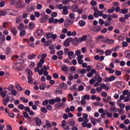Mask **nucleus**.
I'll use <instances>...</instances> for the list:
<instances>
[{
    "mask_svg": "<svg viewBox=\"0 0 130 130\" xmlns=\"http://www.w3.org/2000/svg\"><path fill=\"white\" fill-rule=\"evenodd\" d=\"M7 93H8V91L6 90L5 91H2L0 93V95L2 98H4V100L3 101V103L5 106H7L8 105V103L10 102V97L8 95H7L6 98V95L7 94ZM6 98V99H5Z\"/></svg>",
    "mask_w": 130,
    "mask_h": 130,
    "instance_id": "f257e3e1",
    "label": "nucleus"
},
{
    "mask_svg": "<svg viewBox=\"0 0 130 130\" xmlns=\"http://www.w3.org/2000/svg\"><path fill=\"white\" fill-rule=\"evenodd\" d=\"M73 24H74V19L68 18L65 20L64 26L66 28H68L70 27L71 25H73Z\"/></svg>",
    "mask_w": 130,
    "mask_h": 130,
    "instance_id": "f03ea898",
    "label": "nucleus"
},
{
    "mask_svg": "<svg viewBox=\"0 0 130 130\" xmlns=\"http://www.w3.org/2000/svg\"><path fill=\"white\" fill-rule=\"evenodd\" d=\"M48 19H49V16L47 15H45L44 16L41 18L40 23L43 24V23H46Z\"/></svg>",
    "mask_w": 130,
    "mask_h": 130,
    "instance_id": "7ed1b4c3",
    "label": "nucleus"
},
{
    "mask_svg": "<svg viewBox=\"0 0 130 130\" xmlns=\"http://www.w3.org/2000/svg\"><path fill=\"white\" fill-rule=\"evenodd\" d=\"M16 10H14L13 9H8L6 10V11L5 12L6 13V15H10L11 16H16V14L14 13H16Z\"/></svg>",
    "mask_w": 130,
    "mask_h": 130,
    "instance_id": "20e7f679",
    "label": "nucleus"
},
{
    "mask_svg": "<svg viewBox=\"0 0 130 130\" xmlns=\"http://www.w3.org/2000/svg\"><path fill=\"white\" fill-rule=\"evenodd\" d=\"M35 121H36V124L38 126H40V125H42V121L38 117H35Z\"/></svg>",
    "mask_w": 130,
    "mask_h": 130,
    "instance_id": "39448f33",
    "label": "nucleus"
},
{
    "mask_svg": "<svg viewBox=\"0 0 130 130\" xmlns=\"http://www.w3.org/2000/svg\"><path fill=\"white\" fill-rule=\"evenodd\" d=\"M25 2H20L19 3H16V8H18V9H22L23 8H25Z\"/></svg>",
    "mask_w": 130,
    "mask_h": 130,
    "instance_id": "423d86ee",
    "label": "nucleus"
},
{
    "mask_svg": "<svg viewBox=\"0 0 130 130\" xmlns=\"http://www.w3.org/2000/svg\"><path fill=\"white\" fill-rule=\"evenodd\" d=\"M46 71H47V68L46 66H45V65H44V67L42 68L41 69L39 70V75L40 76L42 75L43 73H44V72H46Z\"/></svg>",
    "mask_w": 130,
    "mask_h": 130,
    "instance_id": "0eeeda50",
    "label": "nucleus"
},
{
    "mask_svg": "<svg viewBox=\"0 0 130 130\" xmlns=\"http://www.w3.org/2000/svg\"><path fill=\"white\" fill-rule=\"evenodd\" d=\"M11 32L12 33L14 36H17V34H18V30L15 27H12L10 29Z\"/></svg>",
    "mask_w": 130,
    "mask_h": 130,
    "instance_id": "6e6552de",
    "label": "nucleus"
},
{
    "mask_svg": "<svg viewBox=\"0 0 130 130\" xmlns=\"http://www.w3.org/2000/svg\"><path fill=\"white\" fill-rule=\"evenodd\" d=\"M52 125H51L50 121H49L48 120H47L46 121V124L43 125V127L44 128H45L46 127H48L49 128H50Z\"/></svg>",
    "mask_w": 130,
    "mask_h": 130,
    "instance_id": "1a4fd4ad",
    "label": "nucleus"
},
{
    "mask_svg": "<svg viewBox=\"0 0 130 130\" xmlns=\"http://www.w3.org/2000/svg\"><path fill=\"white\" fill-rule=\"evenodd\" d=\"M67 55H68V59L72 60V59H73V57L72 56H74V55H75V53L73 51H69Z\"/></svg>",
    "mask_w": 130,
    "mask_h": 130,
    "instance_id": "9d476101",
    "label": "nucleus"
},
{
    "mask_svg": "<svg viewBox=\"0 0 130 130\" xmlns=\"http://www.w3.org/2000/svg\"><path fill=\"white\" fill-rule=\"evenodd\" d=\"M78 9H79V7L77 6V5H73L72 6L71 10H72V12L76 13V12H78Z\"/></svg>",
    "mask_w": 130,
    "mask_h": 130,
    "instance_id": "9b49d317",
    "label": "nucleus"
},
{
    "mask_svg": "<svg viewBox=\"0 0 130 130\" xmlns=\"http://www.w3.org/2000/svg\"><path fill=\"white\" fill-rule=\"evenodd\" d=\"M88 37V36L87 35H84L81 38H79V41H80V43H81V42H83V41H86L87 40V38Z\"/></svg>",
    "mask_w": 130,
    "mask_h": 130,
    "instance_id": "f8f14e48",
    "label": "nucleus"
},
{
    "mask_svg": "<svg viewBox=\"0 0 130 130\" xmlns=\"http://www.w3.org/2000/svg\"><path fill=\"white\" fill-rule=\"evenodd\" d=\"M15 88L18 91H23V88L21 87V85L18 82L15 83Z\"/></svg>",
    "mask_w": 130,
    "mask_h": 130,
    "instance_id": "ddd939ff",
    "label": "nucleus"
},
{
    "mask_svg": "<svg viewBox=\"0 0 130 130\" xmlns=\"http://www.w3.org/2000/svg\"><path fill=\"white\" fill-rule=\"evenodd\" d=\"M124 56L125 57H126V58H127L128 59H130V50H127L125 51Z\"/></svg>",
    "mask_w": 130,
    "mask_h": 130,
    "instance_id": "4468645a",
    "label": "nucleus"
},
{
    "mask_svg": "<svg viewBox=\"0 0 130 130\" xmlns=\"http://www.w3.org/2000/svg\"><path fill=\"white\" fill-rule=\"evenodd\" d=\"M25 72L28 75L27 77H32V76H33V73H32V71H31V70H30L29 69H26Z\"/></svg>",
    "mask_w": 130,
    "mask_h": 130,
    "instance_id": "2eb2a0df",
    "label": "nucleus"
},
{
    "mask_svg": "<svg viewBox=\"0 0 130 130\" xmlns=\"http://www.w3.org/2000/svg\"><path fill=\"white\" fill-rule=\"evenodd\" d=\"M128 13V10L126 8H123L120 10V13L123 14V15H126V14H127Z\"/></svg>",
    "mask_w": 130,
    "mask_h": 130,
    "instance_id": "dca6fc26",
    "label": "nucleus"
},
{
    "mask_svg": "<svg viewBox=\"0 0 130 130\" xmlns=\"http://www.w3.org/2000/svg\"><path fill=\"white\" fill-rule=\"evenodd\" d=\"M6 42V36L5 35H3L0 37V44H3Z\"/></svg>",
    "mask_w": 130,
    "mask_h": 130,
    "instance_id": "f3484780",
    "label": "nucleus"
},
{
    "mask_svg": "<svg viewBox=\"0 0 130 130\" xmlns=\"http://www.w3.org/2000/svg\"><path fill=\"white\" fill-rule=\"evenodd\" d=\"M28 8L29 12H33L36 9V6L35 5H29Z\"/></svg>",
    "mask_w": 130,
    "mask_h": 130,
    "instance_id": "a211bd4d",
    "label": "nucleus"
},
{
    "mask_svg": "<svg viewBox=\"0 0 130 130\" xmlns=\"http://www.w3.org/2000/svg\"><path fill=\"white\" fill-rule=\"evenodd\" d=\"M111 53H112V51L110 49L106 50L105 52V54L106 56H110L111 55Z\"/></svg>",
    "mask_w": 130,
    "mask_h": 130,
    "instance_id": "6ab92c4d",
    "label": "nucleus"
},
{
    "mask_svg": "<svg viewBox=\"0 0 130 130\" xmlns=\"http://www.w3.org/2000/svg\"><path fill=\"white\" fill-rule=\"evenodd\" d=\"M23 21V18H22V16H18L16 17V22L17 24H19V23H21Z\"/></svg>",
    "mask_w": 130,
    "mask_h": 130,
    "instance_id": "aec40b11",
    "label": "nucleus"
},
{
    "mask_svg": "<svg viewBox=\"0 0 130 130\" xmlns=\"http://www.w3.org/2000/svg\"><path fill=\"white\" fill-rule=\"evenodd\" d=\"M78 24L80 27H84L86 25V22L82 20L79 21Z\"/></svg>",
    "mask_w": 130,
    "mask_h": 130,
    "instance_id": "412c9836",
    "label": "nucleus"
},
{
    "mask_svg": "<svg viewBox=\"0 0 130 130\" xmlns=\"http://www.w3.org/2000/svg\"><path fill=\"white\" fill-rule=\"evenodd\" d=\"M110 112H112L113 111L114 112H117L118 111V109L116 108V107H112L111 108L109 109Z\"/></svg>",
    "mask_w": 130,
    "mask_h": 130,
    "instance_id": "4be33fe9",
    "label": "nucleus"
},
{
    "mask_svg": "<svg viewBox=\"0 0 130 130\" xmlns=\"http://www.w3.org/2000/svg\"><path fill=\"white\" fill-rule=\"evenodd\" d=\"M104 68V66L102 63H98L96 67L97 70H101V69H103Z\"/></svg>",
    "mask_w": 130,
    "mask_h": 130,
    "instance_id": "5701e85b",
    "label": "nucleus"
},
{
    "mask_svg": "<svg viewBox=\"0 0 130 130\" xmlns=\"http://www.w3.org/2000/svg\"><path fill=\"white\" fill-rule=\"evenodd\" d=\"M36 34H38V36H42L44 34V31L42 29H38L37 33H36Z\"/></svg>",
    "mask_w": 130,
    "mask_h": 130,
    "instance_id": "b1692460",
    "label": "nucleus"
},
{
    "mask_svg": "<svg viewBox=\"0 0 130 130\" xmlns=\"http://www.w3.org/2000/svg\"><path fill=\"white\" fill-rule=\"evenodd\" d=\"M60 86L61 88H62V89H63L64 90H67V89H68V85H67L66 83L63 82L61 83L60 84Z\"/></svg>",
    "mask_w": 130,
    "mask_h": 130,
    "instance_id": "393cba45",
    "label": "nucleus"
},
{
    "mask_svg": "<svg viewBox=\"0 0 130 130\" xmlns=\"http://www.w3.org/2000/svg\"><path fill=\"white\" fill-rule=\"evenodd\" d=\"M105 42L107 44H113L114 43V40L107 39L105 41Z\"/></svg>",
    "mask_w": 130,
    "mask_h": 130,
    "instance_id": "a878e982",
    "label": "nucleus"
},
{
    "mask_svg": "<svg viewBox=\"0 0 130 130\" xmlns=\"http://www.w3.org/2000/svg\"><path fill=\"white\" fill-rule=\"evenodd\" d=\"M62 14L63 15H68V14H69V11L68 10L67 7H65L63 8Z\"/></svg>",
    "mask_w": 130,
    "mask_h": 130,
    "instance_id": "bb28decb",
    "label": "nucleus"
},
{
    "mask_svg": "<svg viewBox=\"0 0 130 130\" xmlns=\"http://www.w3.org/2000/svg\"><path fill=\"white\" fill-rule=\"evenodd\" d=\"M29 30H33L35 28V24L33 22H29Z\"/></svg>",
    "mask_w": 130,
    "mask_h": 130,
    "instance_id": "cd10ccee",
    "label": "nucleus"
},
{
    "mask_svg": "<svg viewBox=\"0 0 130 130\" xmlns=\"http://www.w3.org/2000/svg\"><path fill=\"white\" fill-rule=\"evenodd\" d=\"M101 88L102 89H106V91H108V90H109V88L107 87V85L104 83H102L101 84Z\"/></svg>",
    "mask_w": 130,
    "mask_h": 130,
    "instance_id": "c85d7f7f",
    "label": "nucleus"
},
{
    "mask_svg": "<svg viewBox=\"0 0 130 130\" xmlns=\"http://www.w3.org/2000/svg\"><path fill=\"white\" fill-rule=\"evenodd\" d=\"M17 29L19 30V31H21L23 30V29H24V23H20V25L17 27Z\"/></svg>",
    "mask_w": 130,
    "mask_h": 130,
    "instance_id": "c756f323",
    "label": "nucleus"
},
{
    "mask_svg": "<svg viewBox=\"0 0 130 130\" xmlns=\"http://www.w3.org/2000/svg\"><path fill=\"white\" fill-rule=\"evenodd\" d=\"M106 71H109V74H113L114 73V70L109 67H107L105 68Z\"/></svg>",
    "mask_w": 130,
    "mask_h": 130,
    "instance_id": "7c9ffc66",
    "label": "nucleus"
},
{
    "mask_svg": "<svg viewBox=\"0 0 130 130\" xmlns=\"http://www.w3.org/2000/svg\"><path fill=\"white\" fill-rule=\"evenodd\" d=\"M88 122H89V119H86L85 121L81 123V125L83 126V127H87V123H88Z\"/></svg>",
    "mask_w": 130,
    "mask_h": 130,
    "instance_id": "2f4dec72",
    "label": "nucleus"
},
{
    "mask_svg": "<svg viewBox=\"0 0 130 130\" xmlns=\"http://www.w3.org/2000/svg\"><path fill=\"white\" fill-rule=\"evenodd\" d=\"M46 88V84L45 83H43L40 85V90H44Z\"/></svg>",
    "mask_w": 130,
    "mask_h": 130,
    "instance_id": "473e14b6",
    "label": "nucleus"
},
{
    "mask_svg": "<svg viewBox=\"0 0 130 130\" xmlns=\"http://www.w3.org/2000/svg\"><path fill=\"white\" fill-rule=\"evenodd\" d=\"M55 92L57 94H61V93H62V89L59 87H58L56 88Z\"/></svg>",
    "mask_w": 130,
    "mask_h": 130,
    "instance_id": "72a5a7b5",
    "label": "nucleus"
},
{
    "mask_svg": "<svg viewBox=\"0 0 130 130\" xmlns=\"http://www.w3.org/2000/svg\"><path fill=\"white\" fill-rule=\"evenodd\" d=\"M110 25H112V22H111V21H106L105 22V27H108V26H110Z\"/></svg>",
    "mask_w": 130,
    "mask_h": 130,
    "instance_id": "f704fd0d",
    "label": "nucleus"
},
{
    "mask_svg": "<svg viewBox=\"0 0 130 130\" xmlns=\"http://www.w3.org/2000/svg\"><path fill=\"white\" fill-rule=\"evenodd\" d=\"M11 47H8L6 48V53L7 55H9V54H10V53H11Z\"/></svg>",
    "mask_w": 130,
    "mask_h": 130,
    "instance_id": "c9c22d12",
    "label": "nucleus"
},
{
    "mask_svg": "<svg viewBox=\"0 0 130 130\" xmlns=\"http://www.w3.org/2000/svg\"><path fill=\"white\" fill-rule=\"evenodd\" d=\"M52 36V32H48L46 34V37L47 39H50Z\"/></svg>",
    "mask_w": 130,
    "mask_h": 130,
    "instance_id": "e433bc0d",
    "label": "nucleus"
},
{
    "mask_svg": "<svg viewBox=\"0 0 130 130\" xmlns=\"http://www.w3.org/2000/svg\"><path fill=\"white\" fill-rule=\"evenodd\" d=\"M69 52H70V49L69 48H65L64 49V54L65 56L68 55Z\"/></svg>",
    "mask_w": 130,
    "mask_h": 130,
    "instance_id": "4c0bfd02",
    "label": "nucleus"
},
{
    "mask_svg": "<svg viewBox=\"0 0 130 130\" xmlns=\"http://www.w3.org/2000/svg\"><path fill=\"white\" fill-rule=\"evenodd\" d=\"M20 100L23 101L24 103H28V102H29V100H28L27 99L23 97H21Z\"/></svg>",
    "mask_w": 130,
    "mask_h": 130,
    "instance_id": "58836bf2",
    "label": "nucleus"
},
{
    "mask_svg": "<svg viewBox=\"0 0 130 130\" xmlns=\"http://www.w3.org/2000/svg\"><path fill=\"white\" fill-rule=\"evenodd\" d=\"M18 108L20 110H24V109H25V106L22 104H20L18 105Z\"/></svg>",
    "mask_w": 130,
    "mask_h": 130,
    "instance_id": "ea45409f",
    "label": "nucleus"
},
{
    "mask_svg": "<svg viewBox=\"0 0 130 130\" xmlns=\"http://www.w3.org/2000/svg\"><path fill=\"white\" fill-rule=\"evenodd\" d=\"M114 9H115L114 7H112L111 9L108 10L107 12L109 14H113V13L114 12Z\"/></svg>",
    "mask_w": 130,
    "mask_h": 130,
    "instance_id": "a19ab883",
    "label": "nucleus"
},
{
    "mask_svg": "<svg viewBox=\"0 0 130 130\" xmlns=\"http://www.w3.org/2000/svg\"><path fill=\"white\" fill-rule=\"evenodd\" d=\"M27 80H28V84H30V85H31V84L33 83V78H32V77H27Z\"/></svg>",
    "mask_w": 130,
    "mask_h": 130,
    "instance_id": "79ce46f5",
    "label": "nucleus"
},
{
    "mask_svg": "<svg viewBox=\"0 0 130 130\" xmlns=\"http://www.w3.org/2000/svg\"><path fill=\"white\" fill-rule=\"evenodd\" d=\"M69 125L71 126H75V120L71 119L69 120Z\"/></svg>",
    "mask_w": 130,
    "mask_h": 130,
    "instance_id": "37998d69",
    "label": "nucleus"
},
{
    "mask_svg": "<svg viewBox=\"0 0 130 130\" xmlns=\"http://www.w3.org/2000/svg\"><path fill=\"white\" fill-rule=\"evenodd\" d=\"M41 111L43 113H47V109L44 107H43L41 108Z\"/></svg>",
    "mask_w": 130,
    "mask_h": 130,
    "instance_id": "c03bdc74",
    "label": "nucleus"
},
{
    "mask_svg": "<svg viewBox=\"0 0 130 130\" xmlns=\"http://www.w3.org/2000/svg\"><path fill=\"white\" fill-rule=\"evenodd\" d=\"M61 70L64 73H68V67H67V66H63V67H62Z\"/></svg>",
    "mask_w": 130,
    "mask_h": 130,
    "instance_id": "a18cd8bd",
    "label": "nucleus"
},
{
    "mask_svg": "<svg viewBox=\"0 0 130 130\" xmlns=\"http://www.w3.org/2000/svg\"><path fill=\"white\" fill-rule=\"evenodd\" d=\"M91 122L93 124V125H96V118H92L91 119Z\"/></svg>",
    "mask_w": 130,
    "mask_h": 130,
    "instance_id": "49530a36",
    "label": "nucleus"
},
{
    "mask_svg": "<svg viewBox=\"0 0 130 130\" xmlns=\"http://www.w3.org/2000/svg\"><path fill=\"white\" fill-rule=\"evenodd\" d=\"M76 15L75 14V13H71L69 14V19H72L73 20V19H75V17Z\"/></svg>",
    "mask_w": 130,
    "mask_h": 130,
    "instance_id": "de8ad7c7",
    "label": "nucleus"
},
{
    "mask_svg": "<svg viewBox=\"0 0 130 130\" xmlns=\"http://www.w3.org/2000/svg\"><path fill=\"white\" fill-rule=\"evenodd\" d=\"M14 88H15V86L12 84H10L8 86V90L9 91H12V90H14Z\"/></svg>",
    "mask_w": 130,
    "mask_h": 130,
    "instance_id": "09e8293b",
    "label": "nucleus"
},
{
    "mask_svg": "<svg viewBox=\"0 0 130 130\" xmlns=\"http://www.w3.org/2000/svg\"><path fill=\"white\" fill-rule=\"evenodd\" d=\"M119 48V46H117L114 48H112L111 50L112 51L116 52L117 51V50H118Z\"/></svg>",
    "mask_w": 130,
    "mask_h": 130,
    "instance_id": "8fccbe9b",
    "label": "nucleus"
},
{
    "mask_svg": "<svg viewBox=\"0 0 130 130\" xmlns=\"http://www.w3.org/2000/svg\"><path fill=\"white\" fill-rule=\"evenodd\" d=\"M57 55H58V56H61V55H63V51L60 50L58 51L57 53Z\"/></svg>",
    "mask_w": 130,
    "mask_h": 130,
    "instance_id": "3c124183",
    "label": "nucleus"
},
{
    "mask_svg": "<svg viewBox=\"0 0 130 130\" xmlns=\"http://www.w3.org/2000/svg\"><path fill=\"white\" fill-rule=\"evenodd\" d=\"M48 102H49V103L50 104H51V105H53V104H54V103H55V101L54 99L49 100Z\"/></svg>",
    "mask_w": 130,
    "mask_h": 130,
    "instance_id": "603ef678",
    "label": "nucleus"
},
{
    "mask_svg": "<svg viewBox=\"0 0 130 130\" xmlns=\"http://www.w3.org/2000/svg\"><path fill=\"white\" fill-rule=\"evenodd\" d=\"M78 71H79L80 72L79 74H82V75H84L86 74V69H83L82 70H79Z\"/></svg>",
    "mask_w": 130,
    "mask_h": 130,
    "instance_id": "864d4df0",
    "label": "nucleus"
},
{
    "mask_svg": "<svg viewBox=\"0 0 130 130\" xmlns=\"http://www.w3.org/2000/svg\"><path fill=\"white\" fill-rule=\"evenodd\" d=\"M90 5H91V6L94 7V6H96V5H97V2H96L94 0H92L90 2Z\"/></svg>",
    "mask_w": 130,
    "mask_h": 130,
    "instance_id": "5fc2aeb1",
    "label": "nucleus"
},
{
    "mask_svg": "<svg viewBox=\"0 0 130 130\" xmlns=\"http://www.w3.org/2000/svg\"><path fill=\"white\" fill-rule=\"evenodd\" d=\"M26 34V31L25 30H21L20 34L19 36H24Z\"/></svg>",
    "mask_w": 130,
    "mask_h": 130,
    "instance_id": "6e6d98bb",
    "label": "nucleus"
},
{
    "mask_svg": "<svg viewBox=\"0 0 130 130\" xmlns=\"http://www.w3.org/2000/svg\"><path fill=\"white\" fill-rule=\"evenodd\" d=\"M100 31H101V26L95 27V32H100Z\"/></svg>",
    "mask_w": 130,
    "mask_h": 130,
    "instance_id": "4d7b16f0",
    "label": "nucleus"
},
{
    "mask_svg": "<svg viewBox=\"0 0 130 130\" xmlns=\"http://www.w3.org/2000/svg\"><path fill=\"white\" fill-rule=\"evenodd\" d=\"M35 57H36V55L34 54L28 55V59H33V58H35Z\"/></svg>",
    "mask_w": 130,
    "mask_h": 130,
    "instance_id": "13d9d810",
    "label": "nucleus"
},
{
    "mask_svg": "<svg viewBox=\"0 0 130 130\" xmlns=\"http://www.w3.org/2000/svg\"><path fill=\"white\" fill-rule=\"evenodd\" d=\"M99 23L100 25H104V24H105V22L102 19H99Z\"/></svg>",
    "mask_w": 130,
    "mask_h": 130,
    "instance_id": "bf43d9fd",
    "label": "nucleus"
},
{
    "mask_svg": "<svg viewBox=\"0 0 130 130\" xmlns=\"http://www.w3.org/2000/svg\"><path fill=\"white\" fill-rule=\"evenodd\" d=\"M11 94L13 95V96H16L17 95V90L16 89H13L11 90Z\"/></svg>",
    "mask_w": 130,
    "mask_h": 130,
    "instance_id": "052dcab7",
    "label": "nucleus"
},
{
    "mask_svg": "<svg viewBox=\"0 0 130 130\" xmlns=\"http://www.w3.org/2000/svg\"><path fill=\"white\" fill-rule=\"evenodd\" d=\"M108 103L110 104L111 107H114V106H115V103L114 101L109 102Z\"/></svg>",
    "mask_w": 130,
    "mask_h": 130,
    "instance_id": "680f3d73",
    "label": "nucleus"
},
{
    "mask_svg": "<svg viewBox=\"0 0 130 130\" xmlns=\"http://www.w3.org/2000/svg\"><path fill=\"white\" fill-rule=\"evenodd\" d=\"M48 103H49L48 100H46L44 102H43L42 105H43V106H46V105H47Z\"/></svg>",
    "mask_w": 130,
    "mask_h": 130,
    "instance_id": "e2e57ef3",
    "label": "nucleus"
},
{
    "mask_svg": "<svg viewBox=\"0 0 130 130\" xmlns=\"http://www.w3.org/2000/svg\"><path fill=\"white\" fill-rule=\"evenodd\" d=\"M115 74L116 76H121V72L119 70H117L115 72Z\"/></svg>",
    "mask_w": 130,
    "mask_h": 130,
    "instance_id": "0e129e2a",
    "label": "nucleus"
},
{
    "mask_svg": "<svg viewBox=\"0 0 130 130\" xmlns=\"http://www.w3.org/2000/svg\"><path fill=\"white\" fill-rule=\"evenodd\" d=\"M71 71L73 73V74H75L76 73V67L72 66L71 68Z\"/></svg>",
    "mask_w": 130,
    "mask_h": 130,
    "instance_id": "69168bd1",
    "label": "nucleus"
},
{
    "mask_svg": "<svg viewBox=\"0 0 130 130\" xmlns=\"http://www.w3.org/2000/svg\"><path fill=\"white\" fill-rule=\"evenodd\" d=\"M47 108L48 110H49L50 111H51V110H52V109H53L52 106H51L50 105H47Z\"/></svg>",
    "mask_w": 130,
    "mask_h": 130,
    "instance_id": "338daca9",
    "label": "nucleus"
},
{
    "mask_svg": "<svg viewBox=\"0 0 130 130\" xmlns=\"http://www.w3.org/2000/svg\"><path fill=\"white\" fill-rule=\"evenodd\" d=\"M116 86L117 87H119V86H122V83L121 81H117L116 82Z\"/></svg>",
    "mask_w": 130,
    "mask_h": 130,
    "instance_id": "774afa93",
    "label": "nucleus"
}]
</instances>
